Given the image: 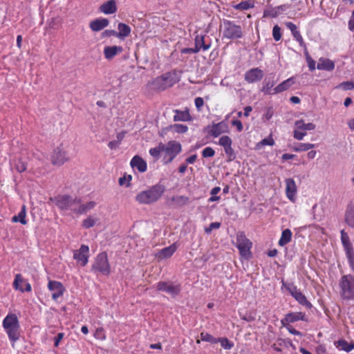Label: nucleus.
<instances>
[{"mask_svg": "<svg viewBox=\"0 0 354 354\" xmlns=\"http://www.w3.org/2000/svg\"><path fill=\"white\" fill-rule=\"evenodd\" d=\"M123 50L122 46H106L104 48V55L105 59H112L115 56L118 54L121 53Z\"/></svg>", "mask_w": 354, "mask_h": 354, "instance_id": "412c9836", "label": "nucleus"}, {"mask_svg": "<svg viewBox=\"0 0 354 354\" xmlns=\"http://www.w3.org/2000/svg\"><path fill=\"white\" fill-rule=\"evenodd\" d=\"M165 190V188L162 185H155L149 189L138 193L136 196V201L142 205L153 203L160 198Z\"/></svg>", "mask_w": 354, "mask_h": 354, "instance_id": "f257e3e1", "label": "nucleus"}, {"mask_svg": "<svg viewBox=\"0 0 354 354\" xmlns=\"http://www.w3.org/2000/svg\"><path fill=\"white\" fill-rule=\"evenodd\" d=\"M26 206L23 205L21 212L18 214V215H15L12 217V221L15 223L20 222L23 225H26L27 223V221L26 220Z\"/></svg>", "mask_w": 354, "mask_h": 354, "instance_id": "c9c22d12", "label": "nucleus"}, {"mask_svg": "<svg viewBox=\"0 0 354 354\" xmlns=\"http://www.w3.org/2000/svg\"><path fill=\"white\" fill-rule=\"evenodd\" d=\"M224 151L227 157L230 158V160H232L234 158V152L232 146L224 148Z\"/></svg>", "mask_w": 354, "mask_h": 354, "instance_id": "bf43d9fd", "label": "nucleus"}, {"mask_svg": "<svg viewBox=\"0 0 354 354\" xmlns=\"http://www.w3.org/2000/svg\"><path fill=\"white\" fill-rule=\"evenodd\" d=\"M88 246L86 245H82L79 250L74 251L73 257L75 259L80 262L82 266H84L88 263Z\"/></svg>", "mask_w": 354, "mask_h": 354, "instance_id": "ddd939ff", "label": "nucleus"}, {"mask_svg": "<svg viewBox=\"0 0 354 354\" xmlns=\"http://www.w3.org/2000/svg\"><path fill=\"white\" fill-rule=\"evenodd\" d=\"M236 245L241 257L248 259L251 256L250 249L252 242L246 238L243 232H239L237 234Z\"/></svg>", "mask_w": 354, "mask_h": 354, "instance_id": "0eeeda50", "label": "nucleus"}, {"mask_svg": "<svg viewBox=\"0 0 354 354\" xmlns=\"http://www.w3.org/2000/svg\"><path fill=\"white\" fill-rule=\"evenodd\" d=\"M276 82L274 78H266L264 81V85L261 88V91L267 95H273V86H274Z\"/></svg>", "mask_w": 354, "mask_h": 354, "instance_id": "bb28decb", "label": "nucleus"}, {"mask_svg": "<svg viewBox=\"0 0 354 354\" xmlns=\"http://www.w3.org/2000/svg\"><path fill=\"white\" fill-rule=\"evenodd\" d=\"M96 203L95 201H89L84 204H81L80 200L79 199V205L77 207L75 213L84 214L91 210L95 206Z\"/></svg>", "mask_w": 354, "mask_h": 354, "instance_id": "cd10ccee", "label": "nucleus"}, {"mask_svg": "<svg viewBox=\"0 0 354 354\" xmlns=\"http://www.w3.org/2000/svg\"><path fill=\"white\" fill-rule=\"evenodd\" d=\"M349 29L354 31V10L352 12L351 18L348 22Z\"/></svg>", "mask_w": 354, "mask_h": 354, "instance_id": "774afa93", "label": "nucleus"}, {"mask_svg": "<svg viewBox=\"0 0 354 354\" xmlns=\"http://www.w3.org/2000/svg\"><path fill=\"white\" fill-rule=\"evenodd\" d=\"M285 327L287 328L290 333L295 335L302 336V333L295 329L292 326L290 325V324H286Z\"/></svg>", "mask_w": 354, "mask_h": 354, "instance_id": "052dcab7", "label": "nucleus"}, {"mask_svg": "<svg viewBox=\"0 0 354 354\" xmlns=\"http://www.w3.org/2000/svg\"><path fill=\"white\" fill-rule=\"evenodd\" d=\"M218 144L223 148H226L227 147L232 146V140L228 136H223L220 138Z\"/></svg>", "mask_w": 354, "mask_h": 354, "instance_id": "37998d69", "label": "nucleus"}, {"mask_svg": "<svg viewBox=\"0 0 354 354\" xmlns=\"http://www.w3.org/2000/svg\"><path fill=\"white\" fill-rule=\"evenodd\" d=\"M161 152H163V144L162 143H159V145L156 147L151 148L149 150L150 155L157 159L160 157Z\"/></svg>", "mask_w": 354, "mask_h": 354, "instance_id": "ea45409f", "label": "nucleus"}, {"mask_svg": "<svg viewBox=\"0 0 354 354\" xmlns=\"http://www.w3.org/2000/svg\"><path fill=\"white\" fill-rule=\"evenodd\" d=\"M294 38L299 43L301 46H304V42L300 32L297 30L292 34Z\"/></svg>", "mask_w": 354, "mask_h": 354, "instance_id": "e2e57ef3", "label": "nucleus"}, {"mask_svg": "<svg viewBox=\"0 0 354 354\" xmlns=\"http://www.w3.org/2000/svg\"><path fill=\"white\" fill-rule=\"evenodd\" d=\"M337 346L341 347V349L345 351L346 352H349L354 348V346L353 344H348L344 339H340L337 342Z\"/></svg>", "mask_w": 354, "mask_h": 354, "instance_id": "a19ab883", "label": "nucleus"}, {"mask_svg": "<svg viewBox=\"0 0 354 354\" xmlns=\"http://www.w3.org/2000/svg\"><path fill=\"white\" fill-rule=\"evenodd\" d=\"M94 337L95 339L99 340H105L106 337L104 328H97L95 331Z\"/></svg>", "mask_w": 354, "mask_h": 354, "instance_id": "c03bdc74", "label": "nucleus"}, {"mask_svg": "<svg viewBox=\"0 0 354 354\" xmlns=\"http://www.w3.org/2000/svg\"><path fill=\"white\" fill-rule=\"evenodd\" d=\"M340 233H341V240H342V243L344 248H349V246H351L352 244L350 241L348 235L347 234L346 232H345V231L344 230H342Z\"/></svg>", "mask_w": 354, "mask_h": 354, "instance_id": "79ce46f5", "label": "nucleus"}, {"mask_svg": "<svg viewBox=\"0 0 354 354\" xmlns=\"http://www.w3.org/2000/svg\"><path fill=\"white\" fill-rule=\"evenodd\" d=\"M176 207H183L189 202V198L185 196H174L171 198Z\"/></svg>", "mask_w": 354, "mask_h": 354, "instance_id": "2f4dec72", "label": "nucleus"}, {"mask_svg": "<svg viewBox=\"0 0 354 354\" xmlns=\"http://www.w3.org/2000/svg\"><path fill=\"white\" fill-rule=\"evenodd\" d=\"M177 250L176 243H173L171 245L164 248L160 250L156 254V257L158 260L161 261L165 259L170 258Z\"/></svg>", "mask_w": 354, "mask_h": 354, "instance_id": "a211bd4d", "label": "nucleus"}, {"mask_svg": "<svg viewBox=\"0 0 354 354\" xmlns=\"http://www.w3.org/2000/svg\"><path fill=\"white\" fill-rule=\"evenodd\" d=\"M181 151V145L176 141H170L167 145L163 144L165 153L163 160L165 164L171 162L174 158Z\"/></svg>", "mask_w": 354, "mask_h": 354, "instance_id": "423d86ee", "label": "nucleus"}, {"mask_svg": "<svg viewBox=\"0 0 354 354\" xmlns=\"http://www.w3.org/2000/svg\"><path fill=\"white\" fill-rule=\"evenodd\" d=\"M50 201H54L62 210L71 209L75 212L77 207L79 205V199L68 195H59L55 198H51Z\"/></svg>", "mask_w": 354, "mask_h": 354, "instance_id": "7ed1b4c3", "label": "nucleus"}, {"mask_svg": "<svg viewBox=\"0 0 354 354\" xmlns=\"http://www.w3.org/2000/svg\"><path fill=\"white\" fill-rule=\"evenodd\" d=\"M194 48L198 49V52H199L201 48L204 50H207L210 48V44H205L203 36L196 35Z\"/></svg>", "mask_w": 354, "mask_h": 354, "instance_id": "72a5a7b5", "label": "nucleus"}, {"mask_svg": "<svg viewBox=\"0 0 354 354\" xmlns=\"http://www.w3.org/2000/svg\"><path fill=\"white\" fill-rule=\"evenodd\" d=\"M174 82L167 75L157 77L152 82L153 88L157 90H165L173 85Z\"/></svg>", "mask_w": 354, "mask_h": 354, "instance_id": "f8f14e48", "label": "nucleus"}, {"mask_svg": "<svg viewBox=\"0 0 354 354\" xmlns=\"http://www.w3.org/2000/svg\"><path fill=\"white\" fill-rule=\"evenodd\" d=\"M174 131L178 133H183L187 131L188 127L186 125L181 124H176L171 126Z\"/></svg>", "mask_w": 354, "mask_h": 354, "instance_id": "de8ad7c7", "label": "nucleus"}, {"mask_svg": "<svg viewBox=\"0 0 354 354\" xmlns=\"http://www.w3.org/2000/svg\"><path fill=\"white\" fill-rule=\"evenodd\" d=\"M344 221L351 227H354V205L350 204L348 205L345 216Z\"/></svg>", "mask_w": 354, "mask_h": 354, "instance_id": "a878e982", "label": "nucleus"}, {"mask_svg": "<svg viewBox=\"0 0 354 354\" xmlns=\"http://www.w3.org/2000/svg\"><path fill=\"white\" fill-rule=\"evenodd\" d=\"M207 129H208L209 134L214 138L227 131V126L223 122L214 124L212 126H208Z\"/></svg>", "mask_w": 354, "mask_h": 354, "instance_id": "dca6fc26", "label": "nucleus"}, {"mask_svg": "<svg viewBox=\"0 0 354 354\" xmlns=\"http://www.w3.org/2000/svg\"><path fill=\"white\" fill-rule=\"evenodd\" d=\"M272 35L275 41H279L281 39V28L279 26L276 25L273 27Z\"/></svg>", "mask_w": 354, "mask_h": 354, "instance_id": "603ef678", "label": "nucleus"}, {"mask_svg": "<svg viewBox=\"0 0 354 354\" xmlns=\"http://www.w3.org/2000/svg\"><path fill=\"white\" fill-rule=\"evenodd\" d=\"M286 289L291 294V295L301 304L306 308H311V304L306 299V297L293 285L288 284L286 286Z\"/></svg>", "mask_w": 354, "mask_h": 354, "instance_id": "9b49d317", "label": "nucleus"}, {"mask_svg": "<svg viewBox=\"0 0 354 354\" xmlns=\"http://www.w3.org/2000/svg\"><path fill=\"white\" fill-rule=\"evenodd\" d=\"M315 147V145L311 143H299L293 148L295 151H306Z\"/></svg>", "mask_w": 354, "mask_h": 354, "instance_id": "58836bf2", "label": "nucleus"}, {"mask_svg": "<svg viewBox=\"0 0 354 354\" xmlns=\"http://www.w3.org/2000/svg\"><path fill=\"white\" fill-rule=\"evenodd\" d=\"M292 232L289 229H286L282 232L281 239L279 241V244L283 246L289 243L291 240Z\"/></svg>", "mask_w": 354, "mask_h": 354, "instance_id": "f704fd0d", "label": "nucleus"}, {"mask_svg": "<svg viewBox=\"0 0 354 354\" xmlns=\"http://www.w3.org/2000/svg\"><path fill=\"white\" fill-rule=\"evenodd\" d=\"M339 286L342 298L347 299H354V277L351 275H345L341 278Z\"/></svg>", "mask_w": 354, "mask_h": 354, "instance_id": "20e7f679", "label": "nucleus"}, {"mask_svg": "<svg viewBox=\"0 0 354 354\" xmlns=\"http://www.w3.org/2000/svg\"><path fill=\"white\" fill-rule=\"evenodd\" d=\"M317 68L319 70L331 71L335 68V63L329 59L321 57L319 59Z\"/></svg>", "mask_w": 354, "mask_h": 354, "instance_id": "393cba45", "label": "nucleus"}, {"mask_svg": "<svg viewBox=\"0 0 354 354\" xmlns=\"http://www.w3.org/2000/svg\"><path fill=\"white\" fill-rule=\"evenodd\" d=\"M93 270L104 275L109 274L111 268L108 262L107 254L105 252H102L97 256L93 266Z\"/></svg>", "mask_w": 354, "mask_h": 354, "instance_id": "1a4fd4ad", "label": "nucleus"}, {"mask_svg": "<svg viewBox=\"0 0 354 354\" xmlns=\"http://www.w3.org/2000/svg\"><path fill=\"white\" fill-rule=\"evenodd\" d=\"M156 288L158 290L165 292L171 296H176L180 292V286L171 282L160 281L158 283Z\"/></svg>", "mask_w": 354, "mask_h": 354, "instance_id": "9d476101", "label": "nucleus"}, {"mask_svg": "<svg viewBox=\"0 0 354 354\" xmlns=\"http://www.w3.org/2000/svg\"><path fill=\"white\" fill-rule=\"evenodd\" d=\"M118 28L119 32H118L117 37L120 39L128 37L131 32V28L128 25L123 23H120L118 24Z\"/></svg>", "mask_w": 354, "mask_h": 354, "instance_id": "7c9ffc66", "label": "nucleus"}, {"mask_svg": "<svg viewBox=\"0 0 354 354\" xmlns=\"http://www.w3.org/2000/svg\"><path fill=\"white\" fill-rule=\"evenodd\" d=\"M109 21L107 19L105 18H100L97 19L95 20H93L89 24V28L93 31V32H98L106 27L109 26Z\"/></svg>", "mask_w": 354, "mask_h": 354, "instance_id": "aec40b11", "label": "nucleus"}, {"mask_svg": "<svg viewBox=\"0 0 354 354\" xmlns=\"http://www.w3.org/2000/svg\"><path fill=\"white\" fill-rule=\"evenodd\" d=\"M305 314L301 311L292 312L286 315V317L281 320L283 326L290 323H293L299 320H304Z\"/></svg>", "mask_w": 354, "mask_h": 354, "instance_id": "6ab92c4d", "label": "nucleus"}, {"mask_svg": "<svg viewBox=\"0 0 354 354\" xmlns=\"http://www.w3.org/2000/svg\"><path fill=\"white\" fill-rule=\"evenodd\" d=\"M13 285L17 290H19L21 292H24V291L29 292L31 290L30 284L24 281L23 280V279L21 278V276L20 274H17L15 276V279Z\"/></svg>", "mask_w": 354, "mask_h": 354, "instance_id": "5701e85b", "label": "nucleus"}, {"mask_svg": "<svg viewBox=\"0 0 354 354\" xmlns=\"http://www.w3.org/2000/svg\"><path fill=\"white\" fill-rule=\"evenodd\" d=\"M48 287L49 290L53 292L52 297L54 300H56L58 297L62 295L64 291L63 285L62 283L58 281H50Z\"/></svg>", "mask_w": 354, "mask_h": 354, "instance_id": "f3484780", "label": "nucleus"}, {"mask_svg": "<svg viewBox=\"0 0 354 354\" xmlns=\"http://www.w3.org/2000/svg\"><path fill=\"white\" fill-rule=\"evenodd\" d=\"M243 35L242 28L240 26L236 25L232 21H224L223 22V37L227 39H239Z\"/></svg>", "mask_w": 354, "mask_h": 354, "instance_id": "6e6552de", "label": "nucleus"}, {"mask_svg": "<svg viewBox=\"0 0 354 354\" xmlns=\"http://www.w3.org/2000/svg\"><path fill=\"white\" fill-rule=\"evenodd\" d=\"M214 154H215L214 150L210 147L205 148L202 151V155H203V158L213 157L214 156Z\"/></svg>", "mask_w": 354, "mask_h": 354, "instance_id": "3c124183", "label": "nucleus"}, {"mask_svg": "<svg viewBox=\"0 0 354 354\" xmlns=\"http://www.w3.org/2000/svg\"><path fill=\"white\" fill-rule=\"evenodd\" d=\"M335 88H341L344 91L351 90V89L354 88V82H350V81L344 82L340 83Z\"/></svg>", "mask_w": 354, "mask_h": 354, "instance_id": "a18cd8bd", "label": "nucleus"}, {"mask_svg": "<svg viewBox=\"0 0 354 354\" xmlns=\"http://www.w3.org/2000/svg\"><path fill=\"white\" fill-rule=\"evenodd\" d=\"M99 10L106 15L113 14L117 10L116 3L115 0L107 1L100 6Z\"/></svg>", "mask_w": 354, "mask_h": 354, "instance_id": "4be33fe9", "label": "nucleus"}, {"mask_svg": "<svg viewBox=\"0 0 354 354\" xmlns=\"http://www.w3.org/2000/svg\"><path fill=\"white\" fill-rule=\"evenodd\" d=\"M306 135V132L301 131L298 129H295L293 132V136L296 140H301Z\"/></svg>", "mask_w": 354, "mask_h": 354, "instance_id": "6e6d98bb", "label": "nucleus"}, {"mask_svg": "<svg viewBox=\"0 0 354 354\" xmlns=\"http://www.w3.org/2000/svg\"><path fill=\"white\" fill-rule=\"evenodd\" d=\"M132 179V176L131 175L124 176L119 178V184L120 185H126V187H129L131 185L130 181Z\"/></svg>", "mask_w": 354, "mask_h": 354, "instance_id": "09e8293b", "label": "nucleus"}, {"mask_svg": "<svg viewBox=\"0 0 354 354\" xmlns=\"http://www.w3.org/2000/svg\"><path fill=\"white\" fill-rule=\"evenodd\" d=\"M349 259L350 263L353 266V268L354 269V252L352 245L348 248H344Z\"/></svg>", "mask_w": 354, "mask_h": 354, "instance_id": "8fccbe9b", "label": "nucleus"}, {"mask_svg": "<svg viewBox=\"0 0 354 354\" xmlns=\"http://www.w3.org/2000/svg\"><path fill=\"white\" fill-rule=\"evenodd\" d=\"M286 26L292 32V34H293L297 30L296 25L294 24L292 22H286Z\"/></svg>", "mask_w": 354, "mask_h": 354, "instance_id": "338daca9", "label": "nucleus"}, {"mask_svg": "<svg viewBox=\"0 0 354 354\" xmlns=\"http://www.w3.org/2000/svg\"><path fill=\"white\" fill-rule=\"evenodd\" d=\"M221 226V223L218 222H214L205 229L206 233L209 234L213 229H218Z\"/></svg>", "mask_w": 354, "mask_h": 354, "instance_id": "4d7b16f0", "label": "nucleus"}, {"mask_svg": "<svg viewBox=\"0 0 354 354\" xmlns=\"http://www.w3.org/2000/svg\"><path fill=\"white\" fill-rule=\"evenodd\" d=\"M294 84L293 78H289L273 88V93H279L289 88Z\"/></svg>", "mask_w": 354, "mask_h": 354, "instance_id": "c85d7f7f", "label": "nucleus"}, {"mask_svg": "<svg viewBox=\"0 0 354 354\" xmlns=\"http://www.w3.org/2000/svg\"><path fill=\"white\" fill-rule=\"evenodd\" d=\"M217 341L218 343L221 344V347L225 350H230L234 346V342L229 340L227 337H218Z\"/></svg>", "mask_w": 354, "mask_h": 354, "instance_id": "e433bc0d", "label": "nucleus"}, {"mask_svg": "<svg viewBox=\"0 0 354 354\" xmlns=\"http://www.w3.org/2000/svg\"><path fill=\"white\" fill-rule=\"evenodd\" d=\"M200 337H201V339L203 342H209V343L213 344L218 343V341H217L218 338L214 337L213 335H212L211 334H209L208 333L202 332L200 334Z\"/></svg>", "mask_w": 354, "mask_h": 354, "instance_id": "4c0bfd02", "label": "nucleus"}, {"mask_svg": "<svg viewBox=\"0 0 354 354\" xmlns=\"http://www.w3.org/2000/svg\"><path fill=\"white\" fill-rule=\"evenodd\" d=\"M3 326L8 334L9 339L15 343L19 339V323L15 314L9 313L3 321Z\"/></svg>", "mask_w": 354, "mask_h": 354, "instance_id": "f03ea898", "label": "nucleus"}, {"mask_svg": "<svg viewBox=\"0 0 354 354\" xmlns=\"http://www.w3.org/2000/svg\"><path fill=\"white\" fill-rule=\"evenodd\" d=\"M117 35H118V32H116L115 30H106L102 33V36L103 37H111V36L117 37Z\"/></svg>", "mask_w": 354, "mask_h": 354, "instance_id": "680f3d73", "label": "nucleus"}, {"mask_svg": "<svg viewBox=\"0 0 354 354\" xmlns=\"http://www.w3.org/2000/svg\"><path fill=\"white\" fill-rule=\"evenodd\" d=\"M15 167L18 172H23L26 169V163L21 159H18L15 163Z\"/></svg>", "mask_w": 354, "mask_h": 354, "instance_id": "49530a36", "label": "nucleus"}, {"mask_svg": "<svg viewBox=\"0 0 354 354\" xmlns=\"http://www.w3.org/2000/svg\"><path fill=\"white\" fill-rule=\"evenodd\" d=\"M309 69L313 71L315 69V62L309 56L306 58Z\"/></svg>", "mask_w": 354, "mask_h": 354, "instance_id": "0e129e2a", "label": "nucleus"}, {"mask_svg": "<svg viewBox=\"0 0 354 354\" xmlns=\"http://www.w3.org/2000/svg\"><path fill=\"white\" fill-rule=\"evenodd\" d=\"M70 160L66 147L64 144L56 147L51 156V163L55 166H61Z\"/></svg>", "mask_w": 354, "mask_h": 354, "instance_id": "39448f33", "label": "nucleus"}, {"mask_svg": "<svg viewBox=\"0 0 354 354\" xmlns=\"http://www.w3.org/2000/svg\"><path fill=\"white\" fill-rule=\"evenodd\" d=\"M295 126L297 129L303 131L304 132H306V131L314 130L316 127L315 124L311 122L306 124L303 120L295 121Z\"/></svg>", "mask_w": 354, "mask_h": 354, "instance_id": "c756f323", "label": "nucleus"}, {"mask_svg": "<svg viewBox=\"0 0 354 354\" xmlns=\"http://www.w3.org/2000/svg\"><path fill=\"white\" fill-rule=\"evenodd\" d=\"M174 121H189L191 116L188 111L175 110Z\"/></svg>", "mask_w": 354, "mask_h": 354, "instance_id": "473e14b6", "label": "nucleus"}, {"mask_svg": "<svg viewBox=\"0 0 354 354\" xmlns=\"http://www.w3.org/2000/svg\"><path fill=\"white\" fill-rule=\"evenodd\" d=\"M285 183L286 196L290 201L295 202L297 192L296 183L292 178H286Z\"/></svg>", "mask_w": 354, "mask_h": 354, "instance_id": "4468645a", "label": "nucleus"}, {"mask_svg": "<svg viewBox=\"0 0 354 354\" xmlns=\"http://www.w3.org/2000/svg\"><path fill=\"white\" fill-rule=\"evenodd\" d=\"M263 77V72L259 68H254L249 70L245 74V80L248 83H253L260 81Z\"/></svg>", "mask_w": 354, "mask_h": 354, "instance_id": "2eb2a0df", "label": "nucleus"}, {"mask_svg": "<svg viewBox=\"0 0 354 354\" xmlns=\"http://www.w3.org/2000/svg\"><path fill=\"white\" fill-rule=\"evenodd\" d=\"M131 166L137 168L140 172H145L147 170V162L139 156H135L131 160Z\"/></svg>", "mask_w": 354, "mask_h": 354, "instance_id": "b1692460", "label": "nucleus"}, {"mask_svg": "<svg viewBox=\"0 0 354 354\" xmlns=\"http://www.w3.org/2000/svg\"><path fill=\"white\" fill-rule=\"evenodd\" d=\"M195 105L196 108L200 110V109L203 106L204 104V100L202 97H198L194 100Z\"/></svg>", "mask_w": 354, "mask_h": 354, "instance_id": "69168bd1", "label": "nucleus"}, {"mask_svg": "<svg viewBox=\"0 0 354 354\" xmlns=\"http://www.w3.org/2000/svg\"><path fill=\"white\" fill-rule=\"evenodd\" d=\"M274 145V141L272 136H269L268 138L263 139L259 143H258L257 146H265L270 145L273 146Z\"/></svg>", "mask_w": 354, "mask_h": 354, "instance_id": "864d4df0", "label": "nucleus"}, {"mask_svg": "<svg viewBox=\"0 0 354 354\" xmlns=\"http://www.w3.org/2000/svg\"><path fill=\"white\" fill-rule=\"evenodd\" d=\"M249 8L250 4L247 1H242L234 6V8L236 10H248Z\"/></svg>", "mask_w": 354, "mask_h": 354, "instance_id": "13d9d810", "label": "nucleus"}, {"mask_svg": "<svg viewBox=\"0 0 354 354\" xmlns=\"http://www.w3.org/2000/svg\"><path fill=\"white\" fill-rule=\"evenodd\" d=\"M95 223H96L95 219H94L92 217H88L87 218L84 220L83 226L85 228H90V227H93L95 224Z\"/></svg>", "mask_w": 354, "mask_h": 354, "instance_id": "5fc2aeb1", "label": "nucleus"}]
</instances>
